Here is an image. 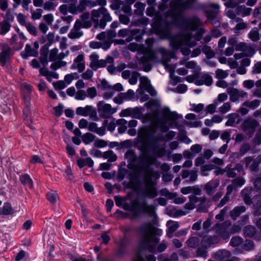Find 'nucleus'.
<instances>
[{
    "label": "nucleus",
    "mask_w": 261,
    "mask_h": 261,
    "mask_svg": "<svg viewBox=\"0 0 261 261\" xmlns=\"http://www.w3.org/2000/svg\"><path fill=\"white\" fill-rule=\"evenodd\" d=\"M194 0H175L170 3V9L165 14L166 19L170 17L171 20L167 21L164 20L162 16H156L152 27L156 31L165 36L170 34L171 26L177 25L181 18L184 10L192 7Z\"/></svg>",
    "instance_id": "nucleus-2"
},
{
    "label": "nucleus",
    "mask_w": 261,
    "mask_h": 261,
    "mask_svg": "<svg viewBox=\"0 0 261 261\" xmlns=\"http://www.w3.org/2000/svg\"><path fill=\"white\" fill-rule=\"evenodd\" d=\"M13 210L11 204L9 203H4L3 207L0 208V214L4 215H9L13 213Z\"/></svg>",
    "instance_id": "nucleus-40"
},
{
    "label": "nucleus",
    "mask_w": 261,
    "mask_h": 261,
    "mask_svg": "<svg viewBox=\"0 0 261 261\" xmlns=\"http://www.w3.org/2000/svg\"><path fill=\"white\" fill-rule=\"evenodd\" d=\"M97 111L100 117L108 118L117 112V108H112L111 105L104 101H100L97 103Z\"/></svg>",
    "instance_id": "nucleus-11"
},
{
    "label": "nucleus",
    "mask_w": 261,
    "mask_h": 261,
    "mask_svg": "<svg viewBox=\"0 0 261 261\" xmlns=\"http://www.w3.org/2000/svg\"><path fill=\"white\" fill-rule=\"evenodd\" d=\"M160 194L162 196L166 197L168 199H172L176 196L175 193L170 192L167 189L163 188L160 191Z\"/></svg>",
    "instance_id": "nucleus-47"
},
{
    "label": "nucleus",
    "mask_w": 261,
    "mask_h": 261,
    "mask_svg": "<svg viewBox=\"0 0 261 261\" xmlns=\"http://www.w3.org/2000/svg\"><path fill=\"white\" fill-rule=\"evenodd\" d=\"M66 40L67 39L65 37L61 38L59 36H57L55 38L54 34L50 33V45L56 41L59 42L60 47L61 49H64L66 48Z\"/></svg>",
    "instance_id": "nucleus-30"
},
{
    "label": "nucleus",
    "mask_w": 261,
    "mask_h": 261,
    "mask_svg": "<svg viewBox=\"0 0 261 261\" xmlns=\"http://www.w3.org/2000/svg\"><path fill=\"white\" fill-rule=\"evenodd\" d=\"M90 14L86 12L83 13L81 16V20H79L82 23V26L84 28H89L92 26L91 20H89Z\"/></svg>",
    "instance_id": "nucleus-34"
},
{
    "label": "nucleus",
    "mask_w": 261,
    "mask_h": 261,
    "mask_svg": "<svg viewBox=\"0 0 261 261\" xmlns=\"http://www.w3.org/2000/svg\"><path fill=\"white\" fill-rule=\"evenodd\" d=\"M19 180L22 184L28 187L30 189L33 188V182L30 175L24 174L20 176Z\"/></svg>",
    "instance_id": "nucleus-35"
},
{
    "label": "nucleus",
    "mask_w": 261,
    "mask_h": 261,
    "mask_svg": "<svg viewBox=\"0 0 261 261\" xmlns=\"http://www.w3.org/2000/svg\"><path fill=\"white\" fill-rule=\"evenodd\" d=\"M94 138L95 136L90 133H87L82 136V140L85 144H89L93 142Z\"/></svg>",
    "instance_id": "nucleus-48"
},
{
    "label": "nucleus",
    "mask_w": 261,
    "mask_h": 261,
    "mask_svg": "<svg viewBox=\"0 0 261 261\" xmlns=\"http://www.w3.org/2000/svg\"><path fill=\"white\" fill-rule=\"evenodd\" d=\"M143 123L151 122V125L142 128L139 131L138 136L142 141L148 142L150 145L156 146L159 141L164 140V136L161 134L155 135L159 125L158 120V111L145 114L143 117Z\"/></svg>",
    "instance_id": "nucleus-3"
},
{
    "label": "nucleus",
    "mask_w": 261,
    "mask_h": 261,
    "mask_svg": "<svg viewBox=\"0 0 261 261\" xmlns=\"http://www.w3.org/2000/svg\"><path fill=\"white\" fill-rule=\"evenodd\" d=\"M38 50L32 48L31 45L27 44L24 50L21 53V56L22 58L27 59L30 56L37 57L38 55Z\"/></svg>",
    "instance_id": "nucleus-29"
},
{
    "label": "nucleus",
    "mask_w": 261,
    "mask_h": 261,
    "mask_svg": "<svg viewBox=\"0 0 261 261\" xmlns=\"http://www.w3.org/2000/svg\"><path fill=\"white\" fill-rule=\"evenodd\" d=\"M246 208L245 206L241 205L235 207L230 213V216L232 219L236 220L240 215L245 212Z\"/></svg>",
    "instance_id": "nucleus-32"
},
{
    "label": "nucleus",
    "mask_w": 261,
    "mask_h": 261,
    "mask_svg": "<svg viewBox=\"0 0 261 261\" xmlns=\"http://www.w3.org/2000/svg\"><path fill=\"white\" fill-rule=\"evenodd\" d=\"M227 92L229 95L230 100L232 102H239L243 98H247L248 94L242 90H239L233 87L227 89Z\"/></svg>",
    "instance_id": "nucleus-14"
},
{
    "label": "nucleus",
    "mask_w": 261,
    "mask_h": 261,
    "mask_svg": "<svg viewBox=\"0 0 261 261\" xmlns=\"http://www.w3.org/2000/svg\"><path fill=\"white\" fill-rule=\"evenodd\" d=\"M236 50L242 51L245 57H252L255 53V50L250 44L241 42L238 44L236 47Z\"/></svg>",
    "instance_id": "nucleus-19"
},
{
    "label": "nucleus",
    "mask_w": 261,
    "mask_h": 261,
    "mask_svg": "<svg viewBox=\"0 0 261 261\" xmlns=\"http://www.w3.org/2000/svg\"><path fill=\"white\" fill-rule=\"evenodd\" d=\"M11 27L10 24L6 21H3L0 23V34L5 35L10 30Z\"/></svg>",
    "instance_id": "nucleus-46"
},
{
    "label": "nucleus",
    "mask_w": 261,
    "mask_h": 261,
    "mask_svg": "<svg viewBox=\"0 0 261 261\" xmlns=\"http://www.w3.org/2000/svg\"><path fill=\"white\" fill-rule=\"evenodd\" d=\"M254 248V242L250 240H246L242 246V248L246 251L252 250Z\"/></svg>",
    "instance_id": "nucleus-53"
},
{
    "label": "nucleus",
    "mask_w": 261,
    "mask_h": 261,
    "mask_svg": "<svg viewBox=\"0 0 261 261\" xmlns=\"http://www.w3.org/2000/svg\"><path fill=\"white\" fill-rule=\"evenodd\" d=\"M167 225L169 226L167 236L171 238L172 237V234L178 229L179 225L177 222H174L172 220L167 221Z\"/></svg>",
    "instance_id": "nucleus-36"
},
{
    "label": "nucleus",
    "mask_w": 261,
    "mask_h": 261,
    "mask_svg": "<svg viewBox=\"0 0 261 261\" xmlns=\"http://www.w3.org/2000/svg\"><path fill=\"white\" fill-rule=\"evenodd\" d=\"M96 6H104L107 4L106 0H95ZM91 19L95 23V27L99 26L104 29L107 22L112 21V18L108 10L103 7L98 10H93L91 11Z\"/></svg>",
    "instance_id": "nucleus-8"
},
{
    "label": "nucleus",
    "mask_w": 261,
    "mask_h": 261,
    "mask_svg": "<svg viewBox=\"0 0 261 261\" xmlns=\"http://www.w3.org/2000/svg\"><path fill=\"white\" fill-rule=\"evenodd\" d=\"M138 230L142 234L137 249L138 260L156 261V257L153 254H147L146 252L156 254L167 249V244L164 240L156 246L160 242V239L156 236H161L162 230L152 226L150 223L143 224Z\"/></svg>",
    "instance_id": "nucleus-1"
},
{
    "label": "nucleus",
    "mask_w": 261,
    "mask_h": 261,
    "mask_svg": "<svg viewBox=\"0 0 261 261\" xmlns=\"http://www.w3.org/2000/svg\"><path fill=\"white\" fill-rule=\"evenodd\" d=\"M207 199L204 202L200 201L197 204V211L200 212L206 213L207 212L208 206L206 205Z\"/></svg>",
    "instance_id": "nucleus-58"
},
{
    "label": "nucleus",
    "mask_w": 261,
    "mask_h": 261,
    "mask_svg": "<svg viewBox=\"0 0 261 261\" xmlns=\"http://www.w3.org/2000/svg\"><path fill=\"white\" fill-rule=\"evenodd\" d=\"M259 125L258 122L251 118L245 119L242 124V129L249 138H251L254 134L256 128Z\"/></svg>",
    "instance_id": "nucleus-12"
},
{
    "label": "nucleus",
    "mask_w": 261,
    "mask_h": 261,
    "mask_svg": "<svg viewBox=\"0 0 261 261\" xmlns=\"http://www.w3.org/2000/svg\"><path fill=\"white\" fill-rule=\"evenodd\" d=\"M230 223L225 221L222 223H217L213 227V230L223 240H227L230 237L228 227Z\"/></svg>",
    "instance_id": "nucleus-13"
},
{
    "label": "nucleus",
    "mask_w": 261,
    "mask_h": 261,
    "mask_svg": "<svg viewBox=\"0 0 261 261\" xmlns=\"http://www.w3.org/2000/svg\"><path fill=\"white\" fill-rule=\"evenodd\" d=\"M244 161L246 167H248L249 164L252 162L249 168L252 171L257 172L259 170V165L261 163V155H258L254 160L252 156H247L244 158Z\"/></svg>",
    "instance_id": "nucleus-18"
},
{
    "label": "nucleus",
    "mask_w": 261,
    "mask_h": 261,
    "mask_svg": "<svg viewBox=\"0 0 261 261\" xmlns=\"http://www.w3.org/2000/svg\"><path fill=\"white\" fill-rule=\"evenodd\" d=\"M238 113H231L228 115V120L225 123L226 126H232L236 122V119L239 117Z\"/></svg>",
    "instance_id": "nucleus-51"
},
{
    "label": "nucleus",
    "mask_w": 261,
    "mask_h": 261,
    "mask_svg": "<svg viewBox=\"0 0 261 261\" xmlns=\"http://www.w3.org/2000/svg\"><path fill=\"white\" fill-rule=\"evenodd\" d=\"M156 174L157 173L155 172L153 176L149 180L146 179L145 175H144L146 183L145 184V187L142 191V193L144 196L149 199H153L156 197L158 194L157 189L155 187L156 184L155 182L151 181V178ZM143 175L144 174H143Z\"/></svg>",
    "instance_id": "nucleus-10"
},
{
    "label": "nucleus",
    "mask_w": 261,
    "mask_h": 261,
    "mask_svg": "<svg viewBox=\"0 0 261 261\" xmlns=\"http://www.w3.org/2000/svg\"><path fill=\"white\" fill-rule=\"evenodd\" d=\"M135 93L133 90L129 89L125 93H121V96L124 100H129L134 96Z\"/></svg>",
    "instance_id": "nucleus-61"
},
{
    "label": "nucleus",
    "mask_w": 261,
    "mask_h": 261,
    "mask_svg": "<svg viewBox=\"0 0 261 261\" xmlns=\"http://www.w3.org/2000/svg\"><path fill=\"white\" fill-rule=\"evenodd\" d=\"M243 243V239L239 236L232 237L229 242V245L232 247H238Z\"/></svg>",
    "instance_id": "nucleus-49"
},
{
    "label": "nucleus",
    "mask_w": 261,
    "mask_h": 261,
    "mask_svg": "<svg viewBox=\"0 0 261 261\" xmlns=\"http://www.w3.org/2000/svg\"><path fill=\"white\" fill-rule=\"evenodd\" d=\"M148 142L142 141V144L139 147V149L142 154L138 156V162L136 166V171L144 174L146 179L149 180L153 176L155 172L150 166L155 165L157 162L156 159L147 154Z\"/></svg>",
    "instance_id": "nucleus-5"
},
{
    "label": "nucleus",
    "mask_w": 261,
    "mask_h": 261,
    "mask_svg": "<svg viewBox=\"0 0 261 261\" xmlns=\"http://www.w3.org/2000/svg\"><path fill=\"white\" fill-rule=\"evenodd\" d=\"M40 43H45L40 49V56L39 62L36 59L32 60L31 65L34 68H39L40 64L42 66L39 69L40 75L45 76L46 80L49 81V70L46 67L48 62L49 55V34L42 36L39 39Z\"/></svg>",
    "instance_id": "nucleus-6"
},
{
    "label": "nucleus",
    "mask_w": 261,
    "mask_h": 261,
    "mask_svg": "<svg viewBox=\"0 0 261 261\" xmlns=\"http://www.w3.org/2000/svg\"><path fill=\"white\" fill-rule=\"evenodd\" d=\"M186 244L189 247L196 248L199 245L200 239L197 237H191L186 241Z\"/></svg>",
    "instance_id": "nucleus-38"
},
{
    "label": "nucleus",
    "mask_w": 261,
    "mask_h": 261,
    "mask_svg": "<svg viewBox=\"0 0 261 261\" xmlns=\"http://www.w3.org/2000/svg\"><path fill=\"white\" fill-rule=\"evenodd\" d=\"M231 109V105L229 102H227L224 103L222 106L219 108V112L222 114H225L229 111Z\"/></svg>",
    "instance_id": "nucleus-63"
},
{
    "label": "nucleus",
    "mask_w": 261,
    "mask_h": 261,
    "mask_svg": "<svg viewBox=\"0 0 261 261\" xmlns=\"http://www.w3.org/2000/svg\"><path fill=\"white\" fill-rule=\"evenodd\" d=\"M30 96H29L28 94L24 96L23 99L24 107L23 110L24 120H26L27 119L31 118V113L30 108Z\"/></svg>",
    "instance_id": "nucleus-27"
},
{
    "label": "nucleus",
    "mask_w": 261,
    "mask_h": 261,
    "mask_svg": "<svg viewBox=\"0 0 261 261\" xmlns=\"http://www.w3.org/2000/svg\"><path fill=\"white\" fill-rule=\"evenodd\" d=\"M228 98V95L225 93H220L218 95L217 99L214 100V103L217 105L219 103L223 102L226 100Z\"/></svg>",
    "instance_id": "nucleus-57"
},
{
    "label": "nucleus",
    "mask_w": 261,
    "mask_h": 261,
    "mask_svg": "<svg viewBox=\"0 0 261 261\" xmlns=\"http://www.w3.org/2000/svg\"><path fill=\"white\" fill-rule=\"evenodd\" d=\"M245 183V180L242 177H238L233 179L232 184L234 185L235 188L237 189L238 187H241Z\"/></svg>",
    "instance_id": "nucleus-55"
},
{
    "label": "nucleus",
    "mask_w": 261,
    "mask_h": 261,
    "mask_svg": "<svg viewBox=\"0 0 261 261\" xmlns=\"http://www.w3.org/2000/svg\"><path fill=\"white\" fill-rule=\"evenodd\" d=\"M69 51L68 50L66 51L65 53H59L58 55L59 61H56L55 62L52 63L50 67L54 70H56L59 68L65 66L66 65V62L65 61H61V60L65 57L69 55Z\"/></svg>",
    "instance_id": "nucleus-26"
},
{
    "label": "nucleus",
    "mask_w": 261,
    "mask_h": 261,
    "mask_svg": "<svg viewBox=\"0 0 261 261\" xmlns=\"http://www.w3.org/2000/svg\"><path fill=\"white\" fill-rule=\"evenodd\" d=\"M224 171H225L226 176L229 178H234L238 174H245L243 166L240 163L236 164L234 167H232L231 164L228 165L224 168Z\"/></svg>",
    "instance_id": "nucleus-16"
},
{
    "label": "nucleus",
    "mask_w": 261,
    "mask_h": 261,
    "mask_svg": "<svg viewBox=\"0 0 261 261\" xmlns=\"http://www.w3.org/2000/svg\"><path fill=\"white\" fill-rule=\"evenodd\" d=\"M196 83L198 85L205 84L207 86H211L213 83V79L210 74L205 73L202 74Z\"/></svg>",
    "instance_id": "nucleus-31"
},
{
    "label": "nucleus",
    "mask_w": 261,
    "mask_h": 261,
    "mask_svg": "<svg viewBox=\"0 0 261 261\" xmlns=\"http://www.w3.org/2000/svg\"><path fill=\"white\" fill-rule=\"evenodd\" d=\"M184 25L186 30L194 31L201 25V22L197 17L194 16L185 20Z\"/></svg>",
    "instance_id": "nucleus-20"
},
{
    "label": "nucleus",
    "mask_w": 261,
    "mask_h": 261,
    "mask_svg": "<svg viewBox=\"0 0 261 261\" xmlns=\"http://www.w3.org/2000/svg\"><path fill=\"white\" fill-rule=\"evenodd\" d=\"M102 157L106 159H108L109 162H115L117 159V155L111 150L104 152Z\"/></svg>",
    "instance_id": "nucleus-44"
},
{
    "label": "nucleus",
    "mask_w": 261,
    "mask_h": 261,
    "mask_svg": "<svg viewBox=\"0 0 261 261\" xmlns=\"http://www.w3.org/2000/svg\"><path fill=\"white\" fill-rule=\"evenodd\" d=\"M215 168V166L212 164H207L201 166L200 171L201 175L203 176H206L207 174L206 172L212 170Z\"/></svg>",
    "instance_id": "nucleus-56"
},
{
    "label": "nucleus",
    "mask_w": 261,
    "mask_h": 261,
    "mask_svg": "<svg viewBox=\"0 0 261 261\" xmlns=\"http://www.w3.org/2000/svg\"><path fill=\"white\" fill-rule=\"evenodd\" d=\"M248 38L252 41L256 42L259 39V34L258 29L254 28L248 33Z\"/></svg>",
    "instance_id": "nucleus-42"
},
{
    "label": "nucleus",
    "mask_w": 261,
    "mask_h": 261,
    "mask_svg": "<svg viewBox=\"0 0 261 261\" xmlns=\"http://www.w3.org/2000/svg\"><path fill=\"white\" fill-rule=\"evenodd\" d=\"M231 256V253L226 250H219L215 254V258L219 260L229 258Z\"/></svg>",
    "instance_id": "nucleus-37"
},
{
    "label": "nucleus",
    "mask_w": 261,
    "mask_h": 261,
    "mask_svg": "<svg viewBox=\"0 0 261 261\" xmlns=\"http://www.w3.org/2000/svg\"><path fill=\"white\" fill-rule=\"evenodd\" d=\"M220 240V237L218 236H206L202 238L200 242L203 248L208 249L211 245L218 243Z\"/></svg>",
    "instance_id": "nucleus-21"
},
{
    "label": "nucleus",
    "mask_w": 261,
    "mask_h": 261,
    "mask_svg": "<svg viewBox=\"0 0 261 261\" xmlns=\"http://www.w3.org/2000/svg\"><path fill=\"white\" fill-rule=\"evenodd\" d=\"M125 158L127 160V162L135 167V169L137 163L138 162V157L135 154L134 150L132 149L128 150L125 153Z\"/></svg>",
    "instance_id": "nucleus-28"
},
{
    "label": "nucleus",
    "mask_w": 261,
    "mask_h": 261,
    "mask_svg": "<svg viewBox=\"0 0 261 261\" xmlns=\"http://www.w3.org/2000/svg\"><path fill=\"white\" fill-rule=\"evenodd\" d=\"M98 55L94 53L91 54L90 56V59L91 60L90 66L94 70H96V64L98 61Z\"/></svg>",
    "instance_id": "nucleus-50"
},
{
    "label": "nucleus",
    "mask_w": 261,
    "mask_h": 261,
    "mask_svg": "<svg viewBox=\"0 0 261 261\" xmlns=\"http://www.w3.org/2000/svg\"><path fill=\"white\" fill-rule=\"evenodd\" d=\"M252 9L250 8H246L244 5L239 6L236 12L238 15H241L242 16L249 15L251 13Z\"/></svg>",
    "instance_id": "nucleus-41"
},
{
    "label": "nucleus",
    "mask_w": 261,
    "mask_h": 261,
    "mask_svg": "<svg viewBox=\"0 0 261 261\" xmlns=\"http://www.w3.org/2000/svg\"><path fill=\"white\" fill-rule=\"evenodd\" d=\"M59 54L58 53V49L56 47L50 50V61H59Z\"/></svg>",
    "instance_id": "nucleus-59"
},
{
    "label": "nucleus",
    "mask_w": 261,
    "mask_h": 261,
    "mask_svg": "<svg viewBox=\"0 0 261 261\" xmlns=\"http://www.w3.org/2000/svg\"><path fill=\"white\" fill-rule=\"evenodd\" d=\"M219 184L220 182L218 179L212 180L206 183L204 187L206 194L209 196L213 195Z\"/></svg>",
    "instance_id": "nucleus-25"
},
{
    "label": "nucleus",
    "mask_w": 261,
    "mask_h": 261,
    "mask_svg": "<svg viewBox=\"0 0 261 261\" xmlns=\"http://www.w3.org/2000/svg\"><path fill=\"white\" fill-rule=\"evenodd\" d=\"M72 69H77L78 71L82 72L85 68V62L84 61V56L82 54L79 55L74 60L73 63L71 66Z\"/></svg>",
    "instance_id": "nucleus-23"
},
{
    "label": "nucleus",
    "mask_w": 261,
    "mask_h": 261,
    "mask_svg": "<svg viewBox=\"0 0 261 261\" xmlns=\"http://www.w3.org/2000/svg\"><path fill=\"white\" fill-rule=\"evenodd\" d=\"M260 102V101L259 99H256L250 101H245L244 106H248L249 108L254 110L259 106Z\"/></svg>",
    "instance_id": "nucleus-52"
},
{
    "label": "nucleus",
    "mask_w": 261,
    "mask_h": 261,
    "mask_svg": "<svg viewBox=\"0 0 261 261\" xmlns=\"http://www.w3.org/2000/svg\"><path fill=\"white\" fill-rule=\"evenodd\" d=\"M244 234L246 237L252 238L255 234L256 229L252 225H247L244 228Z\"/></svg>",
    "instance_id": "nucleus-39"
},
{
    "label": "nucleus",
    "mask_w": 261,
    "mask_h": 261,
    "mask_svg": "<svg viewBox=\"0 0 261 261\" xmlns=\"http://www.w3.org/2000/svg\"><path fill=\"white\" fill-rule=\"evenodd\" d=\"M145 6V4L140 2H137L134 5V7L136 8L134 13L139 16L143 15Z\"/></svg>",
    "instance_id": "nucleus-43"
},
{
    "label": "nucleus",
    "mask_w": 261,
    "mask_h": 261,
    "mask_svg": "<svg viewBox=\"0 0 261 261\" xmlns=\"http://www.w3.org/2000/svg\"><path fill=\"white\" fill-rule=\"evenodd\" d=\"M193 36L191 33H186L179 36H176L172 39L171 43L175 49L180 48L183 44H187L190 47L196 45L195 42H191Z\"/></svg>",
    "instance_id": "nucleus-9"
},
{
    "label": "nucleus",
    "mask_w": 261,
    "mask_h": 261,
    "mask_svg": "<svg viewBox=\"0 0 261 261\" xmlns=\"http://www.w3.org/2000/svg\"><path fill=\"white\" fill-rule=\"evenodd\" d=\"M189 199V201H190L195 207L200 201L204 202L206 200V198L205 196L198 197L195 195H190Z\"/></svg>",
    "instance_id": "nucleus-45"
},
{
    "label": "nucleus",
    "mask_w": 261,
    "mask_h": 261,
    "mask_svg": "<svg viewBox=\"0 0 261 261\" xmlns=\"http://www.w3.org/2000/svg\"><path fill=\"white\" fill-rule=\"evenodd\" d=\"M202 51L205 54L207 58H212L215 56V53L212 50L210 46L205 45L202 48Z\"/></svg>",
    "instance_id": "nucleus-54"
},
{
    "label": "nucleus",
    "mask_w": 261,
    "mask_h": 261,
    "mask_svg": "<svg viewBox=\"0 0 261 261\" xmlns=\"http://www.w3.org/2000/svg\"><path fill=\"white\" fill-rule=\"evenodd\" d=\"M86 92L87 93V97L91 99L94 98L97 95V90L94 87L88 88Z\"/></svg>",
    "instance_id": "nucleus-60"
},
{
    "label": "nucleus",
    "mask_w": 261,
    "mask_h": 261,
    "mask_svg": "<svg viewBox=\"0 0 261 261\" xmlns=\"http://www.w3.org/2000/svg\"><path fill=\"white\" fill-rule=\"evenodd\" d=\"M251 72L253 74L261 73V61L257 62L254 64Z\"/></svg>",
    "instance_id": "nucleus-64"
},
{
    "label": "nucleus",
    "mask_w": 261,
    "mask_h": 261,
    "mask_svg": "<svg viewBox=\"0 0 261 261\" xmlns=\"http://www.w3.org/2000/svg\"><path fill=\"white\" fill-rule=\"evenodd\" d=\"M82 26V23L80 20H77L74 24L73 28L71 30L70 32L68 35L69 38L71 39H75L79 38L83 36V33L80 31Z\"/></svg>",
    "instance_id": "nucleus-22"
},
{
    "label": "nucleus",
    "mask_w": 261,
    "mask_h": 261,
    "mask_svg": "<svg viewBox=\"0 0 261 261\" xmlns=\"http://www.w3.org/2000/svg\"><path fill=\"white\" fill-rule=\"evenodd\" d=\"M0 63L5 65L6 62L9 60L12 52L11 48L6 43H0Z\"/></svg>",
    "instance_id": "nucleus-17"
},
{
    "label": "nucleus",
    "mask_w": 261,
    "mask_h": 261,
    "mask_svg": "<svg viewBox=\"0 0 261 261\" xmlns=\"http://www.w3.org/2000/svg\"><path fill=\"white\" fill-rule=\"evenodd\" d=\"M86 7L83 0H80V3L76 7L75 5L69 6V12L73 14H77L79 12H82L85 10Z\"/></svg>",
    "instance_id": "nucleus-33"
},
{
    "label": "nucleus",
    "mask_w": 261,
    "mask_h": 261,
    "mask_svg": "<svg viewBox=\"0 0 261 261\" xmlns=\"http://www.w3.org/2000/svg\"><path fill=\"white\" fill-rule=\"evenodd\" d=\"M123 210L133 213L134 217H138L141 213L147 214L149 217L156 215L155 207L153 204H148L146 200L140 201L138 199L133 201L131 204L125 202L122 206Z\"/></svg>",
    "instance_id": "nucleus-7"
},
{
    "label": "nucleus",
    "mask_w": 261,
    "mask_h": 261,
    "mask_svg": "<svg viewBox=\"0 0 261 261\" xmlns=\"http://www.w3.org/2000/svg\"><path fill=\"white\" fill-rule=\"evenodd\" d=\"M252 192V188L251 187H246L241 192V197L244 203L247 205H250L253 203V201L251 198Z\"/></svg>",
    "instance_id": "nucleus-24"
},
{
    "label": "nucleus",
    "mask_w": 261,
    "mask_h": 261,
    "mask_svg": "<svg viewBox=\"0 0 261 261\" xmlns=\"http://www.w3.org/2000/svg\"><path fill=\"white\" fill-rule=\"evenodd\" d=\"M75 112L77 115L89 116L94 120H98L96 110L91 106L88 105L85 107H78L76 108Z\"/></svg>",
    "instance_id": "nucleus-15"
},
{
    "label": "nucleus",
    "mask_w": 261,
    "mask_h": 261,
    "mask_svg": "<svg viewBox=\"0 0 261 261\" xmlns=\"http://www.w3.org/2000/svg\"><path fill=\"white\" fill-rule=\"evenodd\" d=\"M171 52L167 50L165 48H159L156 51L151 49L146 50L141 60L143 70L148 72L151 70L152 66L150 62L162 63L166 67L167 63L170 60Z\"/></svg>",
    "instance_id": "nucleus-4"
},
{
    "label": "nucleus",
    "mask_w": 261,
    "mask_h": 261,
    "mask_svg": "<svg viewBox=\"0 0 261 261\" xmlns=\"http://www.w3.org/2000/svg\"><path fill=\"white\" fill-rule=\"evenodd\" d=\"M206 249L202 247L197 248L196 251V256L206 258L207 256V252L206 251Z\"/></svg>",
    "instance_id": "nucleus-62"
}]
</instances>
